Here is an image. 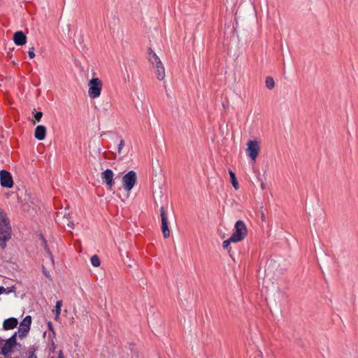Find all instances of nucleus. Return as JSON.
Segmentation results:
<instances>
[{
    "label": "nucleus",
    "instance_id": "obj_29",
    "mask_svg": "<svg viewBox=\"0 0 358 358\" xmlns=\"http://www.w3.org/2000/svg\"><path fill=\"white\" fill-rule=\"evenodd\" d=\"M58 358H64L63 352L62 350H59V352Z\"/></svg>",
    "mask_w": 358,
    "mask_h": 358
},
{
    "label": "nucleus",
    "instance_id": "obj_18",
    "mask_svg": "<svg viewBox=\"0 0 358 358\" xmlns=\"http://www.w3.org/2000/svg\"><path fill=\"white\" fill-rule=\"evenodd\" d=\"M236 243L234 239H232V238L230 236L229 238H228L227 240L226 241H224L223 243H222V247L225 250H227L229 255L231 256V248L230 247V243Z\"/></svg>",
    "mask_w": 358,
    "mask_h": 358
},
{
    "label": "nucleus",
    "instance_id": "obj_15",
    "mask_svg": "<svg viewBox=\"0 0 358 358\" xmlns=\"http://www.w3.org/2000/svg\"><path fill=\"white\" fill-rule=\"evenodd\" d=\"M38 350V346L34 345L29 348L26 352L27 358H37L36 352Z\"/></svg>",
    "mask_w": 358,
    "mask_h": 358
},
{
    "label": "nucleus",
    "instance_id": "obj_32",
    "mask_svg": "<svg viewBox=\"0 0 358 358\" xmlns=\"http://www.w3.org/2000/svg\"><path fill=\"white\" fill-rule=\"evenodd\" d=\"M51 358H55V357H51Z\"/></svg>",
    "mask_w": 358,
    "mask_h": 358
},
{
    "label": "nucleus",
    "instance_id": "obj_26",
    "mask_svg": "<svg viewBox=\"0 0 358 358\" xmlns=\"http://www.w3.org/2000/svg\"><path fill=\"white\" fill-rule=\"evenodd\" d=\"M4 292H6L7 294L11 292V290L10 289H8L7 292H6V289L3 287V286H1L0 287V294L4 293Z\"/></svg>",
    "mask_w": 358,
    "mask_h": 358
},
{
    "label": "nucleus",
    "instance_id": "obj_13",
    "mask_svg": "<svg viewBox=\"0 0 358 358\" xmlns=\"http://www.w3.org/2000/svg\"><path fill=\"white\" fill-rule=\"evenodd\" d=\"M46 136V127L43 125H38L36 127L34 136L38 141L45 139Z\"/></svg>",
    "mask_w": 358,
    "mask_h": 358
},
{
    "label": "nucleus",
    "instance_id": "obj_27",
    "mask_svg": "<svg viewBox=\"0 0 358 358\" xmlns=\"http://www.w3.org/2000/svg\"><path fill=\"white\" fill-rule=\"evenodd\" d=\"M153 53H155V52L152 50V49L151 48H149L148 50V57H150V55H152Z\"/></svg>",
    "mask_w": 358,
    "mask_h": 358
},
{
    "label": "nucleus",
    "instance_id": "obj_3",
    "mask_svg": "<svg viewBox=\"0 0 358 358\" xmlns=\"http://www.w3.org/2000/svg\"><path fill=\"white\" fill-rule=\"evenodd\" d=\"M17 332L12 335L8 339L5 341V343L1 348L0 354L4 357L10 356L13 352L16 346H20L17 342Z\"/></svg>",
    "mask_w": 358,
    "mask_h": 358
},
{
    "label": "nucleus",
    "instance_id": "obj_11",
    "mask_svg": "<svg viewBox=\"0 0 358 358\" xmlns=\"http://www.w3.org/2000/svg\"><path fill=\"white\" fill-rule=\"evenodd\" d=\"M13 41L17 45H23L27 42V36L22 31H16L13 35Z\"/></svg>",
    "mask_w": 358,
    "mask_h": 358
},
{
    "label": "nucleus",
    "instance_id": "obj_31",
    "mask_svg": "<svg viewBox=\"0 0 358 358\" xmlns=\"http://www.w3.org/2000/svg\"><path fill=\"white\" fill-rule=\"evenodd\" d=\"M68 225H69L71 228H73V222H71V224H68Z\"/></svg>",
    "mask_w": 358,
    "mask_h": 358
},
{
    "label": "nucleus",
    "instance_id": "obj_8",
    "mask_svg": "<svg viewBox=\"0 0 358 358\" xmlns=\"http://www.w3.org/2000/svg\"><path fill=\"white\" fill-rule=\"evenodd\" d=\"M0 183L3 187L11 188L13 186V180L10 172L2 170L0 172Z\"/></svg>",
    "mask_w": 358,
    "mask_h": 358
},
{
    "label": "nucleus",
    "instance_id": "obj_2",
    "mask_svg": "<svg viewBox=\"0 0 358 358\" xmlns=\"http://www.w3.org/2000/svg\"><path fill=\"white\" fill-rule=\"evenodd\" d=\"M248 236V228L242 220H238L234 226V231L231 237L236 243L243 241Z\"/></svg>",
    "mask_w": 358,
    "mask_h": 358
},
{
    "label": "nucleus",
    "instance_id": "obj_20",
    "mask_svg": "<svg viewBox=\"0 0 358 358\" xmlns=\"http://www.w3.org/2000/svg\"><path fill=\"white\" fill-rule=\"evenodd\" d=\"M265 83L266 87L269 90H272L275 86V81L273 78L271 76H268L266 78Z\"/></svg>",
    "mask_w": 358,
    "mask_h": 358
},
{
    "label": "nucleus",
    "instance_id": "obj_14",
    "mask_svg": "<svg viewBox=\"0 0 358 358\" xmlns=\"http://www.w3.org/2000/svg\"><path fill=\"white\" fill-rule=\"evenodd\" d=\"M154 67L156 69V75L157 79L159 80H162L165 77V70L163 64L161 63V64L155 66Z\"/></svg>",
    "mask_w": 358,
    "mask_h": 358
},
{
    "label": "nucleus",
    "instance_id": "obj_5",
    "mask_svg": "<svg viewBox=\"0 0 358 358\" xmlns=\"http://www.w3.org/2000/svg\"><path fill=\"white\" fill-rule=\"evenodd\" d=\"M137 182V176L134 171H130L122 177V187L127 192H130Z\"/></svg>",
    "mask_w": 358,
    "mask_h": 358
},
{
    "label": "nucleus",
    "instance_id": "obj_12",
    "mask_svg": "<svg viewBox=\"0 0 358 358\" xmlns=\"http://www.w3.org/2000/svg\"><path fill=\"white\" fill-rule=\"evenodd\" d=\"M18 324V320L15 317H10L3 321V329L4 330H10L15 329Z\"/></svg>",
    "mask_w": 358,
    "mask_h": 358
},
{
    "label": "nucleus",
    "instance_id": "obj_28",
    "mask_svg": "<svg viewBox=\"0 0 358 358\" xmlns=\"http://www.w3.org/2000/svg\"><path fill=\"white\" fill-rule=\"evenodd\" d=\"M43 273L48 278H50V275L48 271L43 270Z\"/></svg>",
    "mask_w": 358,
    "mask_h": 358
},
{
    "label": "nucleus",
    "instance_id": "obj_22",
    "mask_svg": "<svg viewBox=\"0 0 358 358\" xmlns=\"http://www.w3.org/2000/svg\"><path fill=\"white\" fill-rule=\"evenodd\" d=\"M62 306V301H57L55 306V319L57 320L61 313V308Z\"/></svg>",
    "mask_w": 358,
    "mask_h": 358
},
{
    "label": "nucleus",
    "instance_id": "obj_10",
    "mask_svg": "<svg viewBox=\"0 0 358 358\" xmlns=\"http://www.w3.org/2000/svg\"><path fill=\"white\" fill-rule=\"evenodd\" d=\"M103 182L107 185L108 189H110L114 185L115 181L113 180L114 173L111 169H106L103 171L101 174Z\"/></svg>",
    "mask_w": 358,
    "mask_h": 358
},
{
    "label": "nucleus",
    "instance_id": "obj_24",
    "mask_svg": "<svg viewBox=\"0 0 358 358\" xmlns=\"http://www.w3.org/2000/svg\"><path fill=\"white\" fill-rule=\"evenodd\" d=\"M124 146V141L123 139H121L120 141V143L118 145V148H117V152L119 154H121L122 150Z\"/></svg>",
    "mask_w": 358,
    "mask_h": 358
},
{
    "label": "nucleus",
    "instance_id": "obj_25",
    "mask_svg": "<svg viewBox=\"0 0 358 358\" xmlns=\"http://www.w3.org/2000/svg\"><path fill=\"white\" fill-rule=\"evenodd\" d=\"M28 55L30 59H33L35 57L34 48L31 47L28 51Z\"/></svg>",
    "mask_w": 358,
    "mask_h": 358
},
{
    "label": "nucleus",
    "instance_id": "obj_16",
    "mask_svg": "<svg viewBox=\"0 0 358 358\" xmlns=\"http://www.w3.org/2000/svg\"><path fill=\"white\" fill-rule=\"evenodd\" d=\"M229 173L230 176L231 182L234 187L235 189H238L239 188L238 182L236 180V174L231 169L229 170Z\"/></svg>",
    "mask_w": 358,
    "mask_h": 358
},
{
    "label": "nucleus",
    "instance_id": "obj_6",
    "mask_svg": "<svg viewBox=\"0 0 358 358\" xmlns=\"http://www.w3.org/2000/svg\"><path fill=\"white\" fill-rule=\"evenodd\" d=\"M260 147L259 142L256 140L255 141H249L248 142V148L246 149L247 155L254 161H256V159L259 153Z\"/></svg>",
    "mask_w": 358,
    "mask_h": 358
},
{
    "label": "nucleus",
    "instance_id": "obj_30",
    "mask_svg": "<svg viewBox=\"0 0 358 358\" xmlns=\"http://www.w3.org/2000/svg\"><path fill=\"white\" fill-rule=\"evenodd\" d=\"M48 325L49 330H52V322H49L48 323Z\"/></svg>",
    "mask_w": 358,
    "mask_h": 358
},
{
    "label": "nucleus",
    "instance_id": "obj_7",
    "mask_svg": "<svg viewBox=\"0 0 358 358\" xmlns=\"http://www.w3.org/2000/svg\"><path fill=\"white\" fill-rule=\"evenodd\" d=\"M31 324V317L30 315L26 316L20 322L18 328V336L22 339L27 336L30 330Z\"/></svg>",
    "mask_w": 358,
    "mask_h": 358
},
{
    "label": "nucleus",
    "instance_id": "obj_17",
    "mask_svg": "<svg viewBox=\"0 0 358 358\" xmlns=\"http://www.w3.org/2000/svg\"><path fill=\"white\" fill-rule=\"evenodd\" d=\"M148 60L152 64L153 67L155 66L161 64L162 63L160 59L155 53H153L152 55H150V57H148Z\"/></svg>",
    "mask_w": 358,
    "mask_h": 358
},
{
    "label": "nucleus",
    "instance_id": "obj_1",
    "mask_svg": "<svg viewBox=\"0 0 358 358\" xmlns=\"http://www.w3.org/2000/svg\"><path fill=\"white\" fill-rule=\"evenodd\" d=\"M11 238V227L6 214L0 208V247L4 249Z\"/></svg>",
    "mask_w": 358,
    "mask_h": 358
},
{
    "label": "nucleus",
    "instance_id": "obj_4",
    "mask_svg": "<svg viewBox=\"0 0 358 358\" xmlns=\"http://www.w3.org/2000/svg\"><path fill=\"white\" fill-rule=\"evenodd\" d=\"M88 94L90 98L95 99L100 96L103 84L99 78H94L91 79L88 83Z\"/></svg>",
    "mask_w": 358,
    "mask_h": 358
},
{
    "label": "nucleus",
    "instance_id": "obj_21",
    "mask_svg": "<svg viewBox=\"0 0 358 358\" xmlns=\"http://www.w3.org/2000/svg\"><path fill=\"white\" fill-rule=\"evenodd\" d=\"M33 114H34V118L35 120L32 122L33 124H36V122H40L41 120V117L43 116V113L41 111H36V109H34Z\"/></svg>",
    "mask_w": 358,
    "mask_h": 358
},
{
    "label": "nucleus",
    "instance_id": "obj_23",
    "mask_svg": "<svg viewBox=\"0 0 358 358\" xmlns=\"http://www.w3.org/2000/svg\"><path fill=\"white\" fill-rule=\"evenodd\" d=\"M90 262H91V264H92V266L94 267H98L100 266V259H99V257L96 255L92 256V257L90 259Z\"/></svg>",
    "mask_w": 358,
    "mask_h": 358
},
{
    "label": "nucleus",
    "instance_id": "obj_9",
    "mask_svg": "<svg viewBox=\"0 0 358 358\" xmlns=\"http://www.w3.org/2000/svg\"><path fill=\"white\" fill-rule=\"evenodd\" d=\"M160 216L162 219V231L165 238L170 236V231L168 226V218L164 206L160 208Z\"/></svg>",
    "mask_w": 358,
    "mask_h": 358
},
{
    "label": "nucleus",
    "instance_id": "obj_19",
    "mask_svg": "<svg viewBox=\"0 0 358 358\" xmlns=\"http://www.w3.org/2000/svg\"><path fill=\"white\" fill-rule=\"evenodd\" d=\"M40 238L42 241V245H43L45 252H47V254L49 256L52 257V254H51L50 250V248H49V247L48 245L47 241H46V239L44 237V236L42 234H40Z\"/></svg>",
    "mask_w": 358,
    "mask_h": 358
}]
</instances>
